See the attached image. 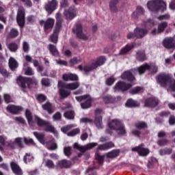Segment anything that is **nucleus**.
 Returning <instances> with one entry per match:
<instances>
[{
    "label": "nucleus",
    "mask_w": 175,
    "mask_h": 175,
    "mask_svg": "<svg viewBox=\"0 0 175 175\" xmlns=\"http://www.w3.org/2000/svg\"><path fill=\"white\" fill-rule=\"evenodd\" d=\"M139 105L137 101L133 99H129L126 103V107H139Z\"/></svg>",
    "instance_id": "36"
},
{
    "label": "nucleus",
    "mask_w": 175,
    "mask_h": 175,
    "mask_svg": "<svg viewBox=\"0 0 175 175\" xmlns=\"http://www.w3.org/2000/svg\"><path fill=\"white\" fill-rule=\"evenodd\" d=\"M97 151H107V150H110V148H113L114 147V143L112 142H107L106 144L98 145L96 142H92L88 144L85 146H81L77 143L74 144V148L79 150L81 152H85V151H88V150H92L94 147H96Z\"/></svg>",
    "instance_id": "2"
},
{
    "label": "nucleus",
    "mask_w": 175,
    "mask_h": 175,
    "mask_svg": "<svg viewBox=\"0 0 175 175\" xmlns=\"http://www.w3.org/2000/svg\"><path fill=\"white\" fill-rule=\"evenodd\" d=\"M70 166H72V163L66 159L59 160L56 164L57 169H68Z\"/></svg>",
    "instance_id": "17"
},
{
    "label": "nucleus",
    "mask_w": 175,
    "mask_h": 175,
    "mask_svg": "<svg viewBox=\"0 0 175 175\" xmlns=\"http://www.w3.org/2000/svg\"><path fill=\"white\" fill-rule=\"evenodd\" d=\"M45 166H46V167H49V169H54V167H55L54 161L51 159H47L45 161Z\"/></svg>",
    "instance_id": "49"
},
{
    "label": "nucleus",
    "mask_w": 175,
    "mask_h": 175,
    "mask_svg": "<svg viewBox=\"0 0 175 175\" xmlns=\"http://www.w3.org/2000/svg\"><path fill=\"white\" fill-rule=\"evenodd\" d=\"M42 107L44 110H46L49 114H53L54 113V110H53V105L51 103L47 102L45 104L42 105Z\"/></svg>",
    "instance_id": "33"
},
{
    "label": "nucleus",
    "mask_w": 175,
    "mask_h": 175,
    "mask_svg": "<svg viewBox=\"0 0 175 175\" xmlns=\"http://www.w3.org/2000/svg\"><path fill=\"white\" fill-rule=\"evenodd\" d=\"M132 151H136L140 157H147L150 154V150L144 148V145H141L132 148Z\"/></svg>",
    "instance_id": "15"
},
{
    "label": "nucleus",
    "mask_w": 175,
    "mask_h": 175,
    "mask_svg": "<svg viewBox=\"0 0 175 175\" xmlns=\"http://www.w3.org/2000/svg\"><path fill=\"white\" fill-rule=\"evenodd\" d=\"M115 81H116V79L114 78V77L112 76L107 79V80L105 81V83L107 84V85H113Z\"/></svg>",
    "instance_id": "53"
},
{
    "label": "nucleus",
    "mask_w": 175,
    "mask_h": 175,
    "mask_svg": "<svg viewBox=\"0 0 175 175\" xmlns=\"http://www.w3.org/2000/svg\"><path fill=\"white\" fill-rule=\"evenodd\" d=\"M62 79L64 81H76L79 80V77H77L76 74H72V73L64 74L62 75Z\"/></svg>",
    "instance_id": "24"
},
{
    "label": "nucleus",
    "mask_w": 175,
    "mask_h": 175,
    "mask_svg": "<svg viewBox=\"0 0 175 175\" xmlns=\"http://www.w3.org/2000/svg\"><path fill=\"white\" fill-rule=\"evenodd\" d=\"M109 129H106V133H109V135L113 134V131H116L120 136H124L126 133L125 131V126L120 120L118 119L112 120L109 123H108Z\"/></svg>",
    "instance_id": "3"
},
{
    "label": "nucleus",
    "mask_w": 175,
    "mask_h": 175,
    "mask_svg": "<svg viewBox=\"0 0 175 175\" xmlns=\"http://www.w3.org/2000/svg\"><path fill=\"white\" fill-rule=\"evenodd\" d=\"M16 20L20 28L25 27V9L23 7L18 8Z\"/></svg>",
    "instance_id": "9"
},
{
    "label": "nucleus",
    "mask_w": 175,
    "mask_h": 175,
    "mask_svg": "<svg viewBox=\"0 0 175 175\" xmlns=\"http://www.w3.org/2000/svg\"><path fill=\"white\" fill-rule=\"evenodd\" d=\"M37 99H38V102H40V103H42V102H44V100H46V99H47V97H46V96H44L43 94H39L37 96Z\"/></svg>",
    "instance_id": "63"
},
{
    "label": "nucleus",
    "mask_w": 175,
    "mask_h": 175,
    "mask_svg": "<svg viewBox=\"0 0 175 175\" xmlns=\"http://www.w3.org/2000/svg\"><path fill=\"white\" fill-rule=\"evenodd\" d=\"M159 100L155 98H149L145 100L144 105L145 107H157Z\"/></svg>",
    "instance_id": "18"
},
{
    "label": "nucleus",
    "mask_w": 175,
    "mask_h": 175,
    "mask_svg": "<svg viewBox=\"0 0 175 175\" xmlns=\"http://www.w3.org/2000/svg\"><path fill=\"white\" fill-rule=\"evenodd\" d=\"M57 8H58V1L57 0L49 1L44 5V9L49 15L51 14L54 10H56Z\"/></svg>",
    "instance_id": "12"
},
{
    "label": "nucleus",
    "mask_w": 175,
    "mask_h": 175,
    "mask_svg": "<svg viewBox=\"0 0 175 175\" xmlns=\"http://www.w3.org/2000/svg\"><path fill=\"white\" fill-rule=\"evenodd\" d=\"M163 46L165 47V49H173L175 47L174 39L173 38H167L163 40Z\"/></svg>",
    "instance_id": "22"
},
{
    "label": "nucleus",
    "mask_w": 175,
    "mask_h": 175,
    "mask_svg": "<svg viewBox=\"0 0 175 175\" xmlns=\"http://www.w3.org/2000/svg\"><path fill=\"white\" fill-rule=\"evenodd\" d=\"M72 31L76 33L77 38L82 40H88V38H90V36L83 32V26L80 24H77L72 29Z\"/></svg>",
    "instance_id": "10"
},
{
    "label": "nucleus",
    "mask_w": 175,
    "mask_h": 175,
    "mask_svg": "<svg viewBox=\"0 0 175 175\" xmlns=\"http://www.w3.org/2000/svg\"><path fill=\"white\" fill-rule=\"evenodd\" d=\"M76 126H77V125L76 124H68L65 126L64 127H62L61 129V131L62 132H63V133H66L68 131H70V129H72V128H76Z\"/></svg>",
    "instance_id": "46"
},
{
    "label": "nucleus",
    "mask_w": 175,
    "mask_h": 175,
    "mask_svg": "<svg viewBox=\"0 0 175 175\" xmlns=\"http://www.w3.org/2000/svg\"><path fill=\"white\" fill-rule=\"evenodd\" d=\"M42 145L44 146L46 148L51 151H53L54 150H57V148H58L57 143H55V140H54V139L51 141L44 142V144H42Z\"/></svg>",
    "instance_id": "20"
},
{
    "label": "nucleus",
    "mask_w": 175,
    "mask_h": 175,
    "mask_svg": "<svg viewBox=\"0 0 175 175\" xmlns=\"http://www.w3.org/2000/svg\"><path fill=\"white\" fill-rule=\"evenodd\" d=\"M53 118L55 121H59V120L62 118V116L61 115V113L57 112L53 115Z\"/></svg>",
    "instance_id": "62"
},
{
    "label": "nucleus",
    "mask_w": 175,
    "mask_h": 175,
    "mask_svg": "<svg viewBox=\"0 0 175 175\" xmlns=\"http://www.w3.org/2000/svg\"><path fill=\"white\" fill-rule=\"evenodd\" d=\"M25 116L28 121V124L30 126L33 125V121L32 120V115L31 114V111H29V110H26Z\"/></svg>",
    "instance_id": "42"
},
{
    "label": "nucleus",
    "mask_w": 175,
    "mask_h": 175,
    "mask_svg": "<svg viewBox=\"0 0 175 175\" xmlns=\"http://www.w3.org/2000/svg\"><path fill=\"white\" fill-rule=\"evenodd\" d=\"M167 143H169V141L167 139H159L157 141V144L160 147H163V146H166V144H167Z\"/></svg>",
    "instance_id": "54"
},
{
    "label": "nucleus",
    "mask_w": 175,
    "mask_h": 175,
    "mask_svg": "<svg viewBox=\"0 0 175 175\" xmlns=\"http://www.w3.org/2000/svg\"><path fill=\"white\" fill-rule=\"evenodd\" d=\"M9 67L12 70H14L18 66V64H17V61L14 59L13 57H10L8 62Z\"/></svg>",
    "instance_id": "34"
},
{
    "label": "nucleus",
    "mask_w": 175,
    "mask_h": 175,
    "mask_svg": "<svg viewBox=\"0 0 175 175\" xmlns=\"http://www.w3.org/2000/svg\"><path fill=\"white\" fill-rule=\"evenodd\" d=\"M59 16L61 14L59 13L56 14V25L55 26V29L53 30V33H56L58 35L59 33V31H61V28H62V22L61 21V19H59Z\"/></svg>",
    "instance_id": "21"
},
{
    "label": "nucleus",
    "mask_w": 175,
    "mask_h": 175,
    "mask_svg": "<svg viewBox=\"0 0 175 175\" xmlns=\"http://www.w3.org/2000/svg\"><path fill=\"white\" fill-rule=\"evenodd\" d=\"M33 135L41 144H44V134L43 133L33 132Z\"/></svg>",
    "instance_id": "35"
},
{
    "label": "nucleus",
    "mask_w": 175,
    "mask_h": 175,
    "mask_svg": "<svg viewBox=\"0 0 175 175\" xmlns=\"http://www.w3.org/2000/svg\"><path fill=\"white\" fill-rule=\"evenodd\" d=\"M7 110L9 113H12V114H18L20 111H23V107L15 105H8Z\"/></svg>",
    "instance_id": "25"
},
{
    "label": "nucleus",
    "mask_w": 175,
    "mask_h": 175,
    "mask_svg": "<svg viewBox=\"0 0 175 175\" xmlns=\"http://www.w3.org/2000/svg\"><path fill=\"white\" fill-rule=\"evenodd\" d=\"M103 100L105 105H109V103H114L116 102V98L110 95H107L103 97Z\"/></svg>",
    "instance_id": "32"
},
{
    "label": "nucleus",
    "mask_w": 175,
    "mask_h": 175,
    "mask_svg": "<svg viewBox=\"0 0 175 175\" xmlns=\"http://www.w3.org/2000/svg\"><path fill=\"white\" fill-rule=\"evenodd\" d=\"M24 142L26 144H32V145H35V142H33V139L29 138H24Z\"/></svg>",
    "instance_id": "64"
},
{
    "label": "nucleus",
    "mask_w": 175,
    "mask_h": 175,
    "mask_svg": "<svg viewBox=\"0 0 175 175\" xmlns=\"http://www.w3.org/2000/svg\"><path fill=\"white\" fill-rule=\"evenodd\" d=\"M142 25L146 28H152L155 25V22L151 19H148L146 21H144Z\"/></svg>",
    "instance_id": "38"
},
{
    "label": "nucleus",
    "mask_w": 175,
    "mask_h": 175,
    "mask_svg": "<svg viewBox=\"0 0 175 175\" xmlns=\"http://www.w3.org/2000/svg\"><path fill=\"white\" fill-rule=\"evenodd\" d=\"M16 36H18V30L17 29H12L8 33V38H16Z\"/></svg>",
    "instance_id": "45"
},
{
    "label": "nucleus",
    "mask_w": 175,
    "mask_h": 175,
    "mask_svg": "<svg viewBox=\"0 0 175 175\" xmlns=\"http://www.w3.org/2000/svg\"><path fill=\"white\" fill-rule=\"evenodd\" d=\"M103 111L100 109H96L95 111L94 124L98 129H102L103 128V124H102V116H100Z\"/></svg>",
    "instance_id": "14"
},
{
    "label": "nucleus",
    "mask_w": 175,
    "mask_h": 175,
    "mask_svg": "<svg viewBox=\"0 0 175 175\" xmlns=\"http://www.w3.org/2000/svg\"><path fill=\"white\" fill-rule=\"evenodd\" d=\"M34 74L33 70L30 67H28L25 71V75H26V76H33Z\"/></svg>",
    "instance_id": "60"
},
{
    "label": "nucleus",
    "mask_w": 175,
    "mask_h": 175,
    "mask_svg": "<svg viewBox=\"0 0 175 175\" xmlns=\"http://www.w3.org/2000/svg\"><path fill=\"white\" fill-rule=\"evenodd\" d=\"M59 92L61 98H68L70 95V90H65V89H59Z\"/></svg>",
    "instance_id": "40"
},
{
    "label": "nucleus",
    "mask_w": 175,
    "mask_h": 175,
    "mask_svg": "<svg viewBox=\"0 0 175 175\" xmlns=\"http://www.w3.org/2000/svg\"><path fill=\"white\" fill-rule=\"evenodd\" d=\"M79 133H80V129L77 128L70 131L69 133H68L67 135L73 137V136H76V135H79Z\"/></svg>",
    "instance_id": "50"
},
{
    "label": "nucleus",
    "mask_w": 175,
    "mask_h": 175,
    "mask_svg": "<svg viewBox=\"0 0 175 175\" xmlns=\"http://www.w3.org/2000/svg\"><path fill=\"white\" fill-rule=\"evenodd\" d=\"M17 81L22 88H27L29 84H33L36 80L35 79L19 77Z\"/></svg>",
    "instance_id": "13"
},
{
    "label": "nucleus",
    "mask_w": 175,
    "mask_h": 175,
    "mask_svg": "<svg viewBox=\"0 0 175 175\" xmlns=\"http://www.w3.org/2000/svg\"><path fill=\"white\" fill-rule=\"evenodd\" d=\"M79 87H80V83L79 82H75L65 84L64 88H66V90H70L71 91H75V90H77Z\"/></svg>",
    "instance_id": "27"
},
{
    "label": "nucleus",
    "mask_w": 175,
    "mask_h": 175,
    "mask_svg": "<svg viewBox=\"0 0 175 175\" xmlns=\"http://www.w3.org/2000/svg\"><path fill=\"white\" fill-rule=\"evenodd\" d=\"M8 49L13 53H15V51H17V49H18V45L15 42H11L8 44Z\"/></svg>",
    "instance_id": "43"
},
{
    "label": "nucleus",
    "mask_w": 175,
    "mask_h": 175,
    "mask_svg": "<svg viewBox=\"0 0 175 175\" xmlns=\"http://www.w3.org/2000/svg\"><path fill=\"white\" fill-rule=\"evenodd\" d=\"M6 142V139L5 137L0 135V151H3V148L2 146H5V142Z\"/></svg>",
    "instance_id": "57"
},
{
    "label": "nucleus",
    "mask_w": 175,
    "mask_h": 175,
    "mask_svg": "<svg viewBox=\"0 0 175 175\" xmlns=\"http://www.w3.org/2000/svg\"><path fill=\"white\" fill-rule=\"evenodd\" d=\"M135 33V37L138 39H142V38H144L147 33H148V30L146 29H142V28H136L134 30Z\"/></svg>",
    "instance_id": "23"
},
{
    "label": "nucleus",
    "mask_w": 175,
    "mask_h": 175,
    "mask_svg": "<svg viewBox=\"0 0 175 175\" xmlns=\"http://www.w3.org/2000/svg\"><path fill=\"white\" fill-rule=\"evenodd\" d=\"M144 91V88L142 87H136L130 91V94L132 95H136V94H140Z\"/></svg>",
    "instance_id": "44"
},
{
    "label": "nucleus",
    "mask_w": 175,
    "mask_h": 175,
    "mask_svg": "<svg viewBox=\"0 0 175 175\" xmlns=\"http://www.w3.org/2000/svg\"><path fill=\"white\" fill-rule=\"evenodd\" d=\"M106 62V57L101 56L97 58L96 62H93L91 64L85 66L84 67L81 66H79L78 68L81 72H83L84 73H87V72H91L94 69H96L98 66H102Z\"/></svg>",
    "instance_id": "5"
},
{
    "label": "nucleus",
    "mask_w": 175,
    "mask_h": 175,
    "mask_svg": "<svg viewBox=\"0 0 175 175\" xmlns=\"http://www.w3.org/2000/svg\"><path fill=\"white\" fill-rule=\"evenodd\" d=\"M64 117L67 120H73L75 118V112L73 111H68L64 113Z\"/></svg>",
    "instance_id": "41"
},
{
    "label": "nucleus",
    "mask_w": 175,
    "mask_h": 175,
    "mask_svg": "<svg viewBox=\"0 0 175 175\" xmlns=\"http://www.w3.org/2000/svg\"><path fill=\"white\" fill-rule=\"evenodd\" d=\"M23 50L24 53H28V51H29V44H28V42H23Z\"/></svg>",
    "instance_id": "59"
},
{
    "label": "nucleus",
    "mask_w": 175,
    "mask_h": 175,
    "mask_svg": "<svg viewBox=\"0 0 175 175\" xmlns=\"http://www.w3.org/2000/svg\"><path fill=\"white\" fill-rule=\"evenodd\" d=\"M49 39L51 42H52V43L57 44V42H58V34H57L56 33H53L52 35H51Z\"/></svg>",
    "instance_id": "52"
},
{
    "label": "nucleus",
    "mask_w": 175,
    "mask_h": 175,
    "mask_svg": "<svg viewBox=\"0 0 175 175\" xmlns=\"http://www.w3.org/2000/svg\"><path fill=\"white\" fill-rule=\"evenodd\" d=\"M157 80L161 87H170L171 91L175 92V80L172 79L169 75H159Z\"/></svg>",
    "instance_id": "4"
},
{
    "label": "nucleus",
    "mask_w": 175,
    "mask_h": 175,
    "mask_svg": "<svg viewBox=\"0 0 175 175\" xmlns=\"http://www.w3.org/2000/svg\"><path fill=\"white\" fill-rule=\"evenodd\" d=\"M146 70H149V72H151L152 73H157V72H158V67H157L154 63L150 64H145L137 68L124 72L122 75L121 78L123 80L126 79L129 81H133V80H135V77L133 75H136V73H139V75H143V73H144V72Z\"/></svg>",
    "instance_id": "1"
},
{
    "label": "nucleus",
    "mask_w": 175,
    "mask_h": 175,
    "mask_svg": "<svg viewBox=\"0 0 175 175\" xmlns=\"http://www.w3.org/2000/svg\"><path fill=\"white\" fill-rule=\"evenodd\" d=\"M41 83L42 85H44L45 87H50V81L47 78H43L41 80Z\"/></svg>",
    "instance_id": "61"
},
{
    "label": "nucleus",
    "mask_w": 175,
    "mask_h": 175,
    "mask_svg": "<svg viewBox=\"0 0 175 175\" xmlns=\"http://www.w3.org/2000/svg\"><path fill=\"white\" fill-rule=\"evenodd\" d=\"M135 128L137 129H146L147 128V124L144 122H137L135 123Z\"/></svg>",
    "instance_id": "47"
},
{
    "label": "nucleus",
    "mask_w": 175,
    "mask_h": 175,
    "mask_svg": "<svg viewBox=\"0 0 175 175\" xmlns=\"http://www.w3.org/2000/svg\"><path fill=\"white\" fill-rule=\"evenodd\" d=\"M80 62H81V59H77V57H73L70 60V64L71 66L77 65V64H80Z\"/></svg>",
    "instance_id": "56"
},
{
    "label": "nucleus",
    "mask_w": 175,
    "mask_h": 175,
    "mask_svg": "<svg viewBox=\"0 0 175 175\" xmlns=\"http://www.w3.org/2000/svg\"><path fill=\"white\" fill-rule=\"evenodd\" d=\"M11 169L16 175H23V170L20 167V165L17 164L16 162L10 163Z\"/></svg>",
    "instance_id": "19"
},
{
    "label": "nucleus",
    "mask_w": 175,
    "mask_h": 175,
    "mask_svg": "<svg viewBox=\"0 0 175 175\" xmlns=\"http://www.w3.org/2000/svg\"><path fill=\"white\" fill-rule=\"evenodd\" d=\"M0 73H1V75H2V76H3V77H9V76L10 75L8 72V70H6V69H5L3 68H0Z\"/></svg>",
    "instance_id": "58"
},
{
    "label": "nucleus",
    "mask_w": 175,
    "mask_h": 175,
    "mask_svg": "<svg viewBox=\"0 0 175 175\" xmlns=\"http://www.w3.org/2000/svg\"><path fill=\"white\" fill-rule=\"evenodd\" d=\"M75 99L77 102H83L81 103V107L82 109H90L91 107V105L92 103V98H91L90 95L85 94L83 96H76Z\"/></svg>",
    "instance_id": "8"
},
{
    "label": "nucleus",
    "mask_w": 175,
    "mask_h": 175,
    "mask_svg": "<svg viewBox=\"0 0 175 175\" xmlns=\"http://www.w3.org/2000/svg\"><path fill=\"white\" fill-rule=\"evenodd\" d=\"M131 87H132L131 84H126L122 81H119L116 84L114 91H126L129 90Z\"/></svg>",
    "instance_id": "16"
},
{
    "label": "nucleus",
    "mask_w": 175,
    "mask_h": 175,
    "mask_svg": "<svg viewBox=\"0 0 175 175\" xmlns=\"http://www.w3.org/2000/svg\"><path fill=\"white\" fill-rule=\"evenodd\" d=\"M48 50L50 51L51 54L55 57H58V55H59V52L58 51V49H57V46L54 44H49L48 45Z\"/></svg>",
    "instance_id": "28"
},
{
    "label": "nucleus",
    "mask_w": 175,
    "mask_h": 175,
    "mask_svg": "<svg viewBox=\"0 0 175 175\" xmlns=\"http://www.w3.org/2000/svg\"><path fill=\"white\" fill-rule=\"evenodd\" d=\"M39 23L40 25L43 26L44 31H49L54 27L55 20L53 18H48L46 21L40 20Z\"/></svg>",
    "instance_id": "11"
},
{
    "label": "nucleus",
    "mask_w": 175,
    "mask_h": 175,
    "mask_svg": "<svg viewBox=\"0 0 175 175\" xmlns=\"http://www.w3.org/2000/svg\"><path fill=\"white\" fill-rule=\"evenodd\" d=\"M35 120L38 126L44 128L45 132H51L52 133H54V135H56V136L58 135V132L56 131L55 129L51 125L50 122L44 120L43 119L39 118V116H35Z\"/></svg>",
    "instance_id": "7"
},
{
    "label": "nucleus",
    "mask_w": 175,
    "mask_h": 175,
    "mask_svg": "<svg viewBox=\"0 0 175 175\" xmlns=\"http://www.w3.org/2000/svg\"><path fill=\"white\" fill-rule=\"evenodd\" d=\"M64 155L66 157H70L72 155V148L70 146H66L64 148Z\"/></svg>",
    "instance_id": "51"
},
{
    "label": "nucleus",
    "mask_w": 175,
    "mask_h": 175,
    "mask_svg": "<svg viewBox=\"0 0 175 175\" xmlns=\"http://www.w3.org/2000/svg\"><path fill=\"white\" fill-rule=\"evenodd\" d=\"M142 14H144V9L142 7H137L136 10L133 13V17L134 18H139Z\"/></svg>",
    "instance_id": "29"
},
{
    "label": "nucleus",
    "mask_w": 175,
    "mask_h": 175,
    "mask_svg": "<svg viewBox=\"0 0 175 175\" xmlns=\"http://www.w3.org/2000/svg\"><path fill=\"white\" fill-rule=\"evenodd\" d=\"M167 27V22H163L161 23H160L158 26V32H160V33H162V32H163V31H165V28H166Z\"/></svg>",
    "instance_id": "48"
},
{
    "label": "nucleus",
    "mask_w": 175,
    "mask_h": 175,
    "mask_svg": "<svg viewBox=\"0 0 175 175\" xmlns=\"http://www.w3.org/2000/svg\"><path fill=\"white\" fill-rule=\"evenodd\" d=\"M120 154V150H113L111 152H109L106 154L107 158H116V157H118Z\"/></svg>",
    "instance_id": "37"
},
{
    "label": "nucleus",
    "mask_w": 175,
    "mask_h": 175,
    "mask_svg": "<svg viewBox=\"0 0 175 175\" xmlns=\"http://www.w3.org/2000/svg\"><path fill=\"white\" fill-rule=\"evenodd\" d=\"M148 8L153 13L158 12L159 9H162L163 12L166 10V3L163 0H152L147 3Z\"/></svg>",
    "instance_id": "6"
},
{
    "label": "nucleus",
    "mask_w": 175,
    "mask_h": 175,
    "mask_svg": "<svg viewBox=\"0 0 175 175\" xmlns=\"http://www.w3.org/2000/svg\"><path fill=\"white\" fill-rule=\"evenodd\" d=\"M134 45L133 44H129L126 45L124 48H122L120 53L119 55H124L125 54H126L127 53H129V51L131 50L132 49H133Z\"/></svg>",
    "instance_id": "30"
},
{
    "label": "nucleus",
    "mask_w": 175,
    "mask_h": 175,
    "mask_svg": "<svg viewBox=\"0 0 175 175\" xmlns=\"http://www.w3.org/2000/svg\"><path fill=\"white\" fill-rule=\"evenodd\" d=\"M137 59L141 62L145 61L146 54L144 53V51H138V52H137Z\"/></svg>",
    "instance_id": "39"
},
{
    "label": "nucleus",
    "mask_w": 175,
    "mask_h": 175,
    "mask_svg": "<svg viewBox=\"0 0 175 175\" xmlns=\"http://www.w3.org/2000/svg\"><path fill=\"white\" fill-rule=\"evenodd\" d=\"M23 161L26 163H28V162H31V161H33V157L31 154L27 153L26 155L24 157Z\"/></svg>",
    "instance_id": "55"
},
{
    "label": "nucleus",
    "mask_w": 175,
    "mask_h": 175,
    "mask_svg": "<svg viewBox=\"0 0 175 175\" xmlns=\"http://www.w3.org/2000/svg\"><path fill=\"white\" fill-rule=\"evenodd\" d=\"M64 16L67 20H72L76 17V10L73 8H70L68 10L64 11Z\"/></svg>",
    "instance_id": "26"
},
{
    "label": "nucleus",
    "mask_w": 175,
    "mask_h": 175,
    "mask_svg": "<svg viewBox=\"0 0 175 175\" xmlns=\"http://www.w3.org/2000/svg\"><path fill=\"white\" fill-rule=\"evenodd\" d=\"M117 5H118V0H111L109 2V8L111 10V12L113 13H116L118 9L117 8Z\"/></svg>",
    "instance_id": "31"
}]
</instances>
